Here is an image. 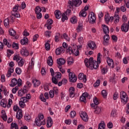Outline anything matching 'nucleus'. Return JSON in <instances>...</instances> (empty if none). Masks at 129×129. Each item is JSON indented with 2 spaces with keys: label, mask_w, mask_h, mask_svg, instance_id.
<instances>
[{
  "label": "nucleus",
  "mask_w": 129,
  "mask_h": 129,
  "mask_svg": "<svg viewBox=\"0 0 129 129\" xmlns=\"http://www.w3.org/2000/svg\"><path fill=\"white\" fill-rule=\"evenodd\" d=\"M15 71L16 73L18 74V75H20V74L22 73V69H21L20 68H16Z\"/></svg>",
  "instance_id": "46"
},
{
  "label": "nucleus",
  "mask_w": 129,
  "mask_h": 129,
  "mask_svg": "<svg viewBox=\"0 0 129 129\" xmlns=\"http://www.w3.org/2000/svg\"><path fill=\"white\" fill-rule=\"evenodd\" d=\"M40 13H41V8H40V6H37L35 9V13L38 14Z\"/></svg>",
  "instance_id": "56"
},
{
  "label": "nucleus",
  "mask_w": 129,
  "mask_h": 129,
  "mask_svg": "<svg viewBox=\"0 0 129 129\" xmlns=\"http://www.w3.org/2000/svg\"><path fill=\"white\" fill-rule=\"evenodd\" d=\"M34 67V61H33V58H31V62H29V64L28 66L29 69H32Z\"/></svg>",
  "instance_id": "45"
},
{
  "label": "nucleus",
  "mask_w": 129,
  "mask_h": 129,
  "mask_svg": "<svg viewBox=\"0 0 129 129\" xmlns=\"http://www.w3.org/2000/svg\"><path fill=\"white\" fill-rule=\"evenodd\" d=\"M54 14L56 19H60L61 17H62V15H61V12L59 10H55Z\"/></svg>",
  "instance_id": "28"
},
{
  "label": "nucleus",
  "mask_w": 129,
  "mask_h": 129,
  "mask_svg": "<svg viewBox=\"0 0 129 129\" xmlns=\"http://www.w3.org/2000/svg\"><path fill=\"white\" fill-rule=\"evenodd\" d=\"M24 118L25 120H27V121H30V120H31V118H32V117H31V115L27 114L24 116Z\"/></svg>",
  "instance_id": "41"
},
{
  "label": "nucleus",
  "mask_w": 129,
  "mask_h": 129,
  "mask_svg": "<svg viewBox=\"0 0 129 129\" xmlns=\"http://www.w3.org/2000/svg\"><path fill=\"white\" fill-rule=\"evenodd\" d=\"M2 113V118L3 119L4 121H7L8 119V116H7V113H6V111L5 110H2L1 111Z\"/></svg>",
  "instance_id": "19"
},
{
  "label": "nucleus",
  "mask_w": 129,
  "mask_h": 129,
  "mask_svg": "<svg viewBox=\"0 0 129 129\" xmlns=\"http://www.w3.org/2000/svg\"><path fill=\"white\" fill-rule=\"evenodd\" d=\"M82 29H83V25L79 23L78 27H77V32H81V31H82Z\"/></svg>",
  "instance_id": "32"
},
{
  "label": "nucleus",
  "mask_w": 129,
  "mask_h": 129,
  "mask_svg": "<svg viewBox=\"0 0 129 129\" xmlns=\"http://www.w3.org/2000/svg\"><path fill=\"white\" fill-rule=\"evenodd\" d=\"M67 61H68V64H69V65H71L73 64V62L74 60L73 59V57L70 56L68 58Z\"/></svg>",
  "instance_id": "31"
},
{
  "label": "nucleus",
  "mask_w": 129,
  "mask_h": 129,
  "mask_svg": "<svg viewBox=\"0 0 129 129\" xmlns=\"http://www.w3.org/2000/svg\"><path fill=\"white\" fill-rule=\"evenodd\" d=\"M105 124L104 123H100L99 124L98 129H105Z\"/></svg>",
  "instance_id": "43"
},
{
  "label": "nucleus",
  "mask_w": 129,
  "mask_h": 129,
  "mask_svg": "<svg viewBox=\"0 0 129 129\" xmlns=\"http://www.w3.org/2000/svg\"><path fill=\"white\" fill-rule=\"evenodd\" d=\"M67 51L70 54H75L76 56H78L79 55V50H78V49H72V47L71 46L69 47L68 49H67Z\"/></svg>",
  "instance_id": "10"
},
{
  "label": "nucleus",
  "mask_w": 129,
  "mask_h": 129,
  "mask_svg": "<svg viewBox=\"0 0 129 129\" xmlns=\"http://www.w3.org/2000/svg\"><path fill=\"white\" fill-rule=\"evenodd\" d=\"M24 59L21 58L20 61H18V66H19V67H23V66H24Z\"/></svg>",
  "instance_id": "39"
},
{
  "label": "nucleus",
  "mask_w": 129,
  "mask_h": 129,
  "mask_svg": "<svg viewBox=\"0 0 129 129\" xmlns=\"http://www.w3.org/2000/svg\"><path fill=\"white\" fill-rule=\"evenodd\" d=\"M47 63L48 66H53V59L52 58V56H49L47 60Z\"/></svg>",
  "instance_id": "25"
},
{
  "label": "nucleus",
  "mask_w": 129,
  "mask_h": 129,
  "mask_svg": "<svg viewBox=\"0 0 129 129\" xmlns=\"http://www.w3.org/2000/svg\"><path fill=\"white\" fill-rule=\"evenodd\" d=\"M115 21H114V23L115 24H117L119 22V16L116 15L114 17Z\"/></svg>",
  "instance_id": "53"
},
{
  "label": "nucleus",
  "mask_w": 129,
  "mask_h": 129,
  "mask_svg": "<svg viewBox=\"0 0 129 129\" xmlns=\"http://www.w3.org/2000/svg\"><path fill=\"white\" fill-rule=\"evenodd\" d=\"M95 20L96 18H95V14L93 12H91L89 15V22L90 24H94L95 22Z\"/></svg>",
  "instance_id": "8"
},
{
  "label": "nucleus",
  "mask_w": 129,
  "mask_h": 129,
  "mask_svg": "<svg viewBox=\"0 0 129 129\" xmlns=\"http://www.w3.org/2000/svg\"><path fill=\"white\" fill-rule=\"evenodd\" d=\"M12 48H13L14 49H19V44L15 42H13V43L12 45Z\"/></svg>",
  "instance_id": "54"
},
{
  "label": "nucleus",
  "mask_w": 129,
  "mask_h": 129,
  "mask_svg": "<svg viewBox=\"0 0 129 129\" xmlns=\"http://www.w3.org/2000/svg\"><path fill=\"white\" fill-rule=\"evenodd\" d=\"M78 41L80 43V44H83L84 41L83 40V37H80L78 39Z\"/></svg>",
  "instance_id": "63"
},
{
  "label": "nucleus",
  "mask_w": 129,
  "mask_h": 129,
  "mask_svg": "<svg viewBox=\"0 0 129 129\" xmlns=\"http://www.w3.org/2000/svg\"><path fill=\"white\" fill-rule=\"evenodd\" d=\"M32 83H33L34 87H38L41 84V82L36 79H33L32 80Z\"/></svg>",
  "instance_id": "20"
},
{
  "label": "nucleus",
  "mask_w": 129,
  "mask_h": 129,
  "mask_svg": "<svg viewBox=\"0 0 129 129\" xmlns=\"http://www.w3.org/2000/svg\"><path fill=\"white\" fill-rule=\"evenodd\" d=\"M101 94L104 98H106V97L107 96V92L105 90H103L102 91Z\"/></svg>",
  "instance_id": "42"
},
{
  "label": "nucleus",
  "mask_w": 129,
  "mask_h": 129,
  "mask_svg": "<svg viewBox=\"0 0 129 129\" xmlns=\"http://www.w3.org/2000/svg\"><path fill=\"white\" fill-rule=\"evenodd\" d=\"M107 63L109 66H110L111 65L112 63H113V60L112 59H111L110 57H107Z\"/></svg>",
  "instance_id": "35"
},
{
  "label": "nucleus",
  "mask_w": 129,
  "mask_h": 129,
  "mask_svg": "<svg viewBox=\"0 0 129 129\" xmlns=\"http://www.w3.org/2000/svg\"><path fill=\"white\" fill-rule=\"evenodd\" d=\"M61 37V34L60 33H56L54 38L55 42H59V39Z\"/></svg>",
  "instance_id": "33"
},
{
  "label": "nucleus",
  "mask_w": 129,
  "mask_h": 129,
  "mask_svg": "<svg viewBox=\"0 0 129 129\" xmlns=\"http://www.w3.org/2000/svg\"><path fill=\"white\" fill-rule=\"evenodd\" d=\"M44 90H45L46 91L47 90H49V85H48V84L47 83H45L44 85Z\"/></svg>",
  "instance_id": "64"
},
{
  "label": "nucleus",
  "mask_w": 129,
  "mask_h": 129,
  "mask_svg": "<svg viewBox=\"0 0 129 129\" xmlns=\"http://www.w3.org/2000/svg\"><path fill=\"white\" fill-rule=\"evenodd\" d=\"M12 103H13V100H12L11 99H9L8 100V104L7 105V107L8 108H10V107H11Z\"/></svg>",
  "instance_id": "57"
},
{
  "label": "nucleus",
  "mask_w": 129,
  "mask_h": 129,
  "mask_svg": "<svg viewBox=\"0 0 129 129\" xmlns=\"http://www.w3.org/2000/svg\"><path fill=\"white\" fill-rule=\"evenodd\" d=\"M69 79L70 82H76L77 81V77L75 75L74 73H70L69 74Z\"/></svg>",
  "instance_id": "9"
},
{
  "label": "nucleus",
  "mask_w": 129,
  "mask_h": 129,
  "mask_svg": "<svg viewBox=\"0 0 129 129\" xmlns=\"http://www.w3.org/2000/svg\"><path fill=\"white\" fill-rule=\"evenodd\" d=\"M63 51H64V48H63V47H58L56 49L55 53H56V55H60V54L62 53Z\"/></svg>",
  "instance_id": "26"
},
{
  "label": "nucleus",
  "mask_w": 129,
  "mask_h": 129,
  "mask_svg": "<svg viewBox=\"0 0 129 129\" xmlns=\"http://www.w3.org/2000/svg\"><path fill=\"white\" fill-rule=\"evenodd\" d=\"M26 93H27V89H22L18 91V95L19 96H23V95Z\"/></svg>",
  "instance_id": "29"
},
{
  "label": "nucleus",
  "mask_w": 129,
  "mask_h": 129,
  "mask_svg": "<svg viewBox=\"0 0 129 129\" xmlns=\"http://www.w3.org/2000/svg\"><path fill=\"white\" fill-rule=\"evenodd\" d=\"M39 38V35L38 34H35L34 36H33V42H36L37 40V39Z\"/></svg>",
  "instance_id": "61"
},
{
  "label": "nucleus",
  "mask_w": 129,
  "mask_h": 129,
  "mask_svg": "<svg viewBox=\"0 0 129 129\" xmlns=\"http://www.w3.org/2000/svg\"><path fill=\"white\" fill-rule=\"evenodd\" d=\"M93 101L96 105H98L99 104V101H98V99H97L96 97H94L93 99Z\"/></svg>",
  "instance_id": "44"
},
{
  "label": "nucleus",
  "mask_w": 129,
  "mask_h": 129,
  "mask_svg": "<svg viewBox=\"0 0 129 129\" xmlns=\"http://www.w3.org/2000/svg\"><path fill=\"white\" fill-rule=\"evenodd\" d=\"M88 47L91 50H94V49L96 48V44H95V42L92 41L88 42Z\"/></svg>",
  "instance_id": "16"
},
{
  "label": "nucleus",
  "mask_w": 129,
  "mask_h": 129,
  "mask_svg": "<svg viewBox=\"0 0 129 129\" xmlns=\"http://www.w3.org/2000/svg\"><path fill=\"white\" fill-rule=\"evenodd\" d=\"M49 97L50 98H53L54 97V91H53V90H50L49 91Z\"/></svg>",
  "instance_id": "62"
},
{
  "label": "nucleus",
  "mask_w": 129,
  "mask_h": 129,
  "mask_svg": "<svg viewBox=\"0 0 129 129\" xmlns=\"http://www.w3.org/2000/svg\"><path fill=\"white\" fill-rule=\"evenodd\" d=\"M57 63L58 68H61V66L65 64V59H64V58L57 59Z\"/></svg>",
  "instance_id": "15"
},
{
  "label": "nucleus",
  "mask_w": 129,
  "mask_h": 129,
  "mask_svg": "<svg viewBox=\"0 0 129 129\" xmlns=\"http://www.w3.org/2000/svg\"><path fill=\"white\" fill-rule=\"evenodd\" d=\"M121 30L122 32L126 33V32L128 31V25L126 23H124L121 27Z\"/></svg>",
  "instance_id": "18"
},
{
  "label": "nucleus",
  "mask_w": 129,
  "mask_h": 129,
  "mask_svg": "<svg viewBox=\"0 0 129 129\" xmlns=\"http://www.w3.org/2000/svg\"><path fill=\"white\" fill-rule=\"evenodd\" d=\"M92 61H93V57H90L89 59L85 58L84 60V63L86 66V67L88 68L91 67L92 65Z\"/></svg>",
  "instance_id": "11"
},
{
  "label": "nucleus",
  "mask_w": 129,
  "mask_h": 129,
  "mask_svg": "<svg viewBox=\"0 0 129 129\" xmlns=\"http://www.w3.org/2000/svg\"><path fill=\"white\" fill-rule=\"evenodd\" d=\"M81 117H82L84 121H88V115H87V113H86V112H84Z\"/></svg>",
  "instance_id": "21"
},
{
  "label": "nucleus",
  "mask_w": 129,
  "mask_h": 129,
  "mask_svg": "<svg viewBox=\"0 0 129 129\" xmlns=\"http://www.w3.org/2000/svg\"><path fill=\"white\" fill-rule=\"evenodd\" d=\"M21 59L23 58L19 55H15L13 57V60H16L17 62L20 61Z\"/></svg>",
  "instance_id": "40"
},
{
  "label": "nucleus",
  "mask_w": 129,
  "mask_h": 129,
  "mask_svg": "<svg viewBox=\"0 0 129 129\" xmlns=\"http://www.w3.org/2000/svg\"><path fill=\"white\" fill-rule=\"evenodd\" d=\"M3 43L2 42H0V50H3L4 49V46H7L8 48H11L12 47V43L10 41H8L7 39L5 38L3 40Z\"/></svg>",
  "instance_id": "4"
},
{
  "label": "nucleus",
  "mask_w": 129,
  "mask_h": 129,
  "mask_svg": "<svg viewBox=\"0 0 129 129\" xmlns=\"http://www.w3.org/2000/svg\"><path fill=\"white\" fill-rule=\"evenodd\" d=\"M14 22V17H11L10 19L7 18L4 20V25L5 27H8L10 24H12Z\"/></svg>",
  "instance_id": "13"
},
{
  "label": "nucleus",
  "mask_w": 129,
  "mask_h": 129,
  "mask_svg": "<svg viewBox=\"0 0 129 129\" xmlns=\"http://www.w3.org/2000/svg\"><path fill=\"white\" fill-rule=\"evenodd\" d=\"M22 117H23V115L22 114V113H20L19 114L17 113L16 114V118L18 119H21V118H22Z\"/></svg>",
  "instance_id": "60"
},
{
  "label": "nucleus",
  "mask_w": 129,
  "mask_h": 129,
  "mask_svg": "<svg viewBox=\"0 0 129 129\" xmlns=\"http://www.w3.org/2000/svg\"><path fill=\"white\" fill-rule=\"evenodd\" d=\"M29 41L28 38L24 37L23 39H21L20 43L21 45H28V42Z\"/></svg>",
  "instance_id": "27"
},
{
  "label": "nucleus",
  "mask_w": 129,
  "mask_h": 129,
  "mask_svg": "<svg viewBox=\"0 0 129 129\" xmlns=\"http://www.w3.org/2000/svg\"><path fill=\"white\" fill-rule=\"evenodd\" d=\"M68 4L70 5L71 7H79L81 4H82V2L81 0H72L69 1Z\"/></svg>",
  "instance_id": "6"
},
{
  "label": "nucleus",
  "mask_w": 129,
  "mask_h": 129,
  "mask_svg": "<svg viewBox=\"0 0 129 129\" xmlns=\"http://www.w3.org/2000/svg\"><path fill=\"white\" fill-rule=\"evenodd\" d=\"M66 16H70L71 15V10L68 9L64 13Z\"/></svg>",
  "instance_id": "58"
},
{
  "label": "nucleus",
  "mask_w": 129,
  "mask_h": 129,
  "mask_svg": "<svg viewBox=\"0 0 129 129\" xmlns=\"http://www.w3.org/2000/svg\"><path fill=\"white\" fill-rule=\"evenodd\" d=\"M62 75H61V73L56 72L55 73L54 76L52 77L51 80L52 83L54 84H58V82L61 80Z\"/></svg>",
  "instance_id": "2"
},
{
  "label": "nucleus",
  "mask_w": 129,
  "mask_h": 129,
  "mask_svg": "<svg viewBox=\"0 0 129 129\" xmlns=\"http://www.w3.org/2000/svg\"><path fill=\"white\" fill-rule=\"evenodd\" d=\"M68 20V17L65 15V14H63L62 15L61 21L62 22H65V21Z\"/></svg>",
  "instance_id": "48"
},
{
  "label": "nucleus",
  "mask_w": 129,
  "mask_h": 129,
  "mask_svg": "<svg viewBox=\"0 0 129 129\" xmlns=\"http://www.w3.org/2000/svg\"><path fill=\"white\" fill-rule=\"evenodd\" d=\"M93 85L94 87H98L100 85V80H97Z\"/></svg>",
  "instance_id": "47"
},
{
  "label": "nucleus",
  "mask_w": 129,
  "mask_h": 129,
  "mask_svg": "<svg viewBox=\"0 0 129 129\" xmlns=\"http://www.w3.org/2000/svg\"><path fill=\"white\" fill-rule=\"evenodd\" d=\"M17 84H18L17 86H21V85H22V80L21 79H19L18 81L17 80V79H13L11 80V84L10 85V86L14 87Z\"/></svg>",
  "instance_id": "5"
},
{
  "label": "nucleus",
  "mask_w": 129,
  "mask_h": 129,
  "mask_svg": "<svg viewBox=\"0 0 129 129\" xmlns=\"http://www.w3.org/2000/svg\"><path fill=\"white\" fill-rule=\"evenodd\" d=\"M52 125H53V120H52V118H51V117H48L46 126L47 127H51V126H52Z\"/></svg>",
  "instance_id": "22"
},
{
  "label": "nucleus",
  "mask_w": 129,
  "mask_h": 129,
  "mask_svg": "<svg viewBox=\"0 0 129 129\" xmlns=\"http://www.w3.org/2000/svg\"><path fill=\"white\" fill-rule=\"evenodd\" d=\"M101 54L100 53H98V55H97V61H94V60L92 61V64H91V67H93V68H94V69H97V68H98V64H100V56H101Z\"/></svg>",
  "instance_id": "3"
},
{
  "label": "nucleus",
  "mask_w": 129,
  "mask_h": 129,
  "mask_svg": "<svg viewBox=\"0 0 129 129\" xmlns=\"http://www.w3.org/2000/svg\"><path fill=\"white\" fill-rule=\"evenodd\" d=\"M9 34L11 36H15L16 35V31L13 29L9 30Z\"/></svg>",
  "instance_id": "51"
},
{
  "label": "nucleus",
  "mask_w": 129,
  "mask_h": 129,
  "mask_svg": "<svg viewBox=\"0 0 129 129\" xmlns=\"http://www.w3.org/2000/svg\"><path fill=\"white\" fill-rule=\"evenodd\" d=\"M80 15H81L82 17H86V15H87V14L86 13V11L84 10H82V11L80 12Z\"/></svg>",
  "instance_id": "49"
},
{
  "label": "nucleus",
  "mask_w": 129,
  "mask_h": 129,
  "mask_svg": "<svg viewBox=\"0 0 129 129\" xmlns=\"http://www.w3.org/2000/svg\"><path fill=\"white\" fill-rule=\"evenodd\" d=\"M40 99L41 101H43V102H46V100L45 98V97H44V95L43 94H40Z\"/></svg>",
  "instance_id": "50"
},
{
  "label": "nucleus",
  "mask_w": 129,
  "mask_h": 129,
  "mask_svg": "<svg viewBox=\"0 0 129 129\" xmlns=\"http://www.w3.org/2000/svg\"><path fill=\"white\" fill-rule=\"evenodd\" d=\"M107 71H108L107 68H103L101 70V74L103 75H104V74H106V73H107Z\"/></svg>",
  "instance_id": "37"
},
{
  "label": "nucleus",
  "mask_w": 129,
  "mask_h": 129,
  "mask_svg": "<svg viewBox=\"0 0 129 129\" xmlns=\"http://www.w3.org/2000/svg\"><path fill=\"white\" fill-rule=\"evenodd\" d=\"M113 19H114V18H113V16L110 17L109 16V14L108 13L106 14L105 15V21L107 24H108L109 22H112V21H113Z\"/></svg>",
  "instance_id": "12"
},
{
  "label": "nucleus",
  "mask_w": 129,
  "mask_h": 129,
  "mask_svg": "<svg viewBox=\"0 0 129 129\" xmlns=\"http://www.w3.org/2000/svg\"><path fill=\"white\" fill-rule=\"evenodd\" d=\"M19 86H16L15 88H14L12 89V93H14V94H16V93H17V91L19 90Z\"/></svg>",
  "instance_id": "52"
},
{
  "label": "nucleus",
  "mask_w": 129,
  "mask_h": 129,
  "mask_svg": "<svg viewBox=\"0 0 129 129\" xmlns=\"http://www.w3.org/2000/svg\"><path fill=\"white\" fill-rule=\"evenodd\" d=\"M78 78L79 80H83L84 83L87 81V79H86V75H84L83 73L79 74L78 75Z\"/></svg>",
  "instance_id": "17"
},
{
  "label": "nucleus",
  "mask_w": 129,
  "mask_h": 129,
  "mask_svg": "<svg viewBox=\"0 0 129 129\" xmlns=\"http://www.w3.org/2000/svg\"><path fill=\"white\" fill-rule=\"evenodd\" d=\"M80 100L82 102H85V101H86V98L82 95L80 98Z\"/></svg>",
  "instance_id": "59"
},
{
  "label": "nucleus",
  "mask_w": 129,
  "mask_h": 129,
  "mask_svg": "<svg viewBox=\"0 0 129 129\" xmlns=\"http://www.w3.org/2000/svg\"><path fill=\"white\" fill-rule=\"evenodd\" d=\"M35 123L37 126H41V125H45L46 124V120L44 119V115H39L35 119Z\"/></svg>",
  "instance_id": "1"
},
{
  "label": "nucleus",
  "mask_w": 129,
  "mask_h": 129,
  "mask_svg": "<svg viewBox=\"0 0 129 129\" xmlns=\"http://www.w3.org/2000/svg\"><path fill=\"white\" fill-rule=\"evenodd\" d=\"M75 91V89L74 87H71L69 89L70 93V97L73 98L75 96V94H74V92Z\"/></svg>",
  "instance_id": "23"
},
{
  "label": "nucleus",
  "mask_w": 129,
  "mask_h": 129,
  "mask_svg": "<svg viewBox=\"0 0 129 129\" xmlns=\"http://www.w3.org/2000/svg\"><path fill=\"white\" fill-rule=\"evenodd\" d=\"M103 31L105 34V35L109 33V28L105 25H102Z\"/></svg>",
  "instance_id": "24"
},
{
  "label": "nucleus",
  "mask_w": 129,
  "mask_h": 129,
  "mask_svg": "<svg viewBox=\"0 0 129 129\" xmlns=\"http://www.w3.org/2000/svg\"><path fill=\"white\" fill-rule=\"evenodd\" d=\"M21 54L22 56L28 57V56H29V51L26 47H23L21 50Z\"/></svg>",
  "instance_id": "14"
},
{
  "label": "nucleus",
  "mask_w": 129,
  "mask_h": 129,
  "mask_svg": "<svg viewBox=\"0 0 129 129\" xmlns=\"http://www.w3.org/2000/svg\"><path fill=\"white\" fill-rule=\"evenodd\" d=\"M62 37L66 40V41H68V42L70 41V38L69 37V36H68V34L64 33L62 35Z\"/></svg>",
  "instance_id": "38"
},
{
  "label": "nucleus",
  "mask_w": 129,
  "mask_h": 129,
  "mask_svg": "<svg viewBox=\"0 0 129 129\" xmlns=\"http://www.w3.org/2000/svg\"><path fill=\"white\" fill-rule=\"evenodd\" d=\"M70 115L72 118H74L76 115V112L75 111H72L71 112Z\"/></svg>",
  "instance_id": "55"
},
{
  "label": "nucleus",
  "mask_w": 129,
  "mask_h": 129,
  "mask_svg": "<svg viewBox=\"0 0 129 129\" xmlns=\"http://www.w3.org/2000/svg\"><path fill=\"white\" fill-rule=\"evenodd\" d=\"M120 98L121 102H123L124 104H125L127 102V96L126 93L123 91H121L120 93Z\"/></svg>",
  "instance_id": "7"
},
{
  "label": "nucleus",
  "mask_w": 129,
  "mask_h": 129,
  "mask_svg": "<svg viewBox=\"0 0 129 129\" xmlns=\"http://www.w3.org/2000/svg\"><path fill=\"white\" fill-rule=\"evenodd\" d=\"M0 104L3 107H7V102L4 99L1 100Z\"/></svg>",
  "instance_id": "36"
},
{
  "label": "nucleus",
  "mask_w": 129,
  "mask_h": 129,
  "mask_svg": "<svg viewBox=\"0 0 129 129\" xmlns=\"http://www.w3.org/2000/svg\"><path fill=\"white\" fill-rule=\"evenodd\" d=\"M70 21L72 24H76V23H77V18L76 16L73 17L71 18Z\"/></svg>",
  "instance_id": "34"
},
{
  "label": "nucleus",
  "mask_w": 129,
  "mask_h": 129,
  "mask_svg": "<svg viewBox=\"0 0 129 129\" xmlns=\"http://www.w3.org/2000/svg\"><path fill=\"white\" fill-rule=\"evenodd\" d=\"M102 109L101 107L100 106H96L95 108V110L94 111L95 113L97 114H99L101 112Z\"/></svg>",
  "instance_id": "30"
}]
</instances>
